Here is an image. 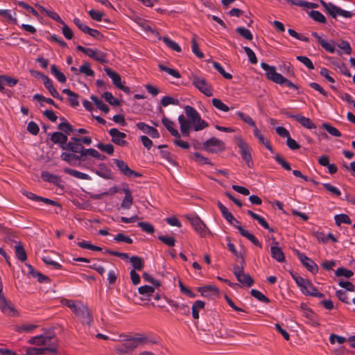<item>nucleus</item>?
I'll list each match as a JSON object with an SVG mask.
<instances>
[{
	"label": "nucleus",
	"instance_id": "obj_25",
	"mask_svg": "<svg viewBox=\"0 0 355 355\" xmlns=\"http://www.w3.org/2000/svg\"><path fill=\"white\" fill-rule=\"evenodd\" d=\"M320 4L324 8L326 12L329 14L332 17L336 18L338 12V6H335L332 3H327L323 0L320 1Z\"/></svg>",
	"mask_w": 355,
	"mask_h": 355
},
{
	"label": "nucleus",
	"instance_id": "obj_51",
	"mask_svg": "<svg viewBox=\"0 0 355 355\" xmlns=\"http://www.w3.org/2000/svg\"><path fill=\"white\" fill-rule=\"evenodd\" d=\"M179 103V100L169 96H165L161 100V104L164 107H166L169 105H178Z\"/></svg>",
	"mask_w": 355,
	"mask_h": 355
},
{
	"label": "nucleus",
	"instance_id": "obj_33",
	"mask_svg": "<svg viewBox=\"0 0 355 355\" xmlns=\"http://www.w3.org/2000/svg\"><path fill=\"white\" fill-rule=\"evenodd\" d=\"M99 167L103 171L96 170L94 172L98 175L99 177L104 178L105 180H110L112 178L111 171L106 167L104 164H100Z\"/></svg>",
	"mask_w": 355,
	"mask_h": 355
},
{
	"label": "nucleus",
	"instance_id": "obj_48",
	"mask_svg": "<svg viewBox=\"0 0 355 355\" xmlns=\"http://www.w3.org/2000/svg\"><path fill=\"white\" fill-rule=\"evenodd\" d=\"M159 69L162 71H165V72L168 73V74H170L171 76H172L173 77H174L175 78H179L181 76L180 73H179L178 71H177L174 69L169 68L162 64H159Z\"/></svg>",
	"mask_w": 355,
	"mask_h": 355
},
{
	"label": "nucleus",
	"instance_id": "obj_36",
	"mask_svg": "<svg viewBox=\"0 0 355 355\" xmlns=\"http://www.w3.org/2000/svg\"><path fill=\"white\" fill-rule=\"evenodd\" d=\"M79 73H84L87 76L94 77L95 72L91 68V65L89 62H85L78 69Z\"/></svg>",
	"mask_w": 355,
	"mask_h": 355
},
{
	"label": "nucleus",
	"instance_id": "obj_9",
	"mask_svg": "<svg viewBox=\"0 0 355 355\" xmlns=\"http://www.w3.org/2000/svg\"><path fill=\"white\" fill-rule=\"evenodd\" d=\"M76 315L80 318L82 319V321L83 323H86L87 324H89L92 322V316L91 313L87 308V306H85L82 302H78V305L76 306V309H74L73 312Z\"/></svg>",
	"mask_w": 355,
	"mask_h": 355
},
{
	"label": "nucleus",
	"instance_id": "obj_53",
	"mask_svg": "<svg viewBox=\"0 0 355 355\" xmlns=\"http://www.w3.org/2000/svg\"><path fill=\"white\" fill-rule=\"evenodd\" d=\"M310 17L315 21L324 24L326 18L318 10H312L309 13Z\"/></svg>",
	"mask_w": 355,
	"mask_h": 355
},
{
	"label": "nucleus",
	"instance_id": "obj_37",
	"mask_svg": "<svg viewBox=\"0 0 355 355\" xmlns=\"http://www.w3.org/2000/svg\"><path fill=\"white\" fill-rule=\"evenodd\" d=\"M160 40H162L163 42L172 50L175 51L177 52H180L182 51L180 45L168 37H163L160 38Z\"/></svg>",
	"mask_w": 355,
	"mask_h": 355
},
{
	"label": "nucleus",
	"instance_id": "obj_12",
	"mask_svg": "<svg viewBox=\"0 0 355 355\" xmlns=\"http://www.w3.org/2000/svg\"><path fill=\"white\" fill-rule=\"evenodd\" d=\"M284 114L289 117L294 119L295 121L299 122L303 127L311 130V129H315L316 125L311 121V120L307 117H305L301 114H294L289 112H285Z\"/></svg>",
	"mask_w": 355,
	"mask_h": 355
},
{
	"label": "nucleus",
	"instance_id": "obj_57",
	"mask_svg": "<svg viewBox=\"0 0 355 355\" xmlns=\"http://www.w3.org/2000/svg\"><path fill=\"white\" fill-rule=\"evenodd\" d=\"M114 240L117 243H126L128 244H131L133 242V240L128 236H126L122 233L117 234L114 237Z\"/></svg>",
	"mask_w": 355,
	"mask_h": 355
},
{
	"label": "nucleus",
	"instance_id": "obj_20",
	"mask_svg": "<svg viewBox=\"0 0 355 355\" xmlns=\"http://www.w3.org/2000/svg\"><path fill=\"white\" fill-rule=\"evenodd\" d=\"M311 35L318 40L321 46L327 51L334 53L336 51L334 43L333 42H327L322 36H320L318 33L313 32Z\"/></svg>",
	"mask_w": 355,
	"mask_h": 355
},
{
	"label": "nucleus",
	"instance_id": "obj_63",
	"mask_svg": "<svg viewBox=\"0 0 355 355\" xmlns=\"http://www.w3.org/2000/svg\"><path fill=\"white\" fill-rule=\"evenodd\" d=\"M158 239L169 247H173L175 244V239L172 236L159 235Z\"/></svg>",
	"mask_w": 355,
	"mask_h": 355
},
{
	"label": "nucleus",
	"instance_id": "obj_29",
	"mask_svg": "<svg viewBox=\"0 0 355 355\" xmlns=\"http://www.w3.org/2000/svg\"><path fill=\"white\" fill-rule=\"evenodd\" d=\"M26 266L28 268V274H30L32 277L37 278L39 282L45 283L48 282L49 277L47 276L44 275L40 272L35 270L32 266L30 264H26Z\"/></svg>",
	"mask_w": 355,
	"mask_h": 355
},
{
	"label": "nucleus",
	"instance_id": "obj_56",
	"mask_svg": "<svg viewBox=\"0 0 355 355\" xmlns=\"http://www.w3.org/2000/svg\"><path fill=\"white\" fill-rule=\"evenodd\" d=\"M96 147L100 149L101 150L105 152L109 155H112L114 153V146L112 144H104L102 143H98L96 145Z\"/></svg>",
	"mask_w": 355,
	"mask_h": 355
},
{
	"label": "nucleus",
	"instance_id": "obj_46",
	"mask_svg": "<svg viewBox=\"0 0 355 355\" xmlns=\"http://www.w3.org/2000/svg\"><path fill=\"white\" fill-rule=\"evenodd\" d=\"M193 159L200 165L211 164V162L207 157L202 156L199 153H194L193 154Z\"/></svg>",
	"mask_w": 355,
	"mask_h": 355
},
{
	"label": "nucleus",
	"instance_id": "obj_3",
	"mask_svg": "<svg viewBox=\"0 0 355 355\" xmlns=\"http://www.w3.org/2000/svg\"><path fill=\"white\" fill-rule=\"evenodd\" d=\"M51 140L53 144L59 145L60 148L65 150L64 152L72 153V150L75 148L72 144L71 137L68 141V137L61 131L53 132Z\"/></svg>",
	"mask_w": 355,
	"mask_h": 355
},
{
	"label": "nucleus",
	"instance_id": "obj_49",
	"mask_svg": "<svg viewBox=\"0 0 355 355\" xmlns=\"http://www.w3.org/2000/svg\"><path fill=\"white\" fill-rule=\"evenodd\" d=\"M250 294L254 297H255L256 299H257L259 301H260L261 302H265V303H269L270 302V300L266 296H265L261 292H260L258 290L252 289L250 291Z\"/></svg>",
	"mask_w": 355,
	"mask_h": 355
},
{
	"label": "nucleus",
	"instance_id": "obj_15",
	"mask_svg": "<svg viewBox=\"0 0 355 355\" xmlns=\"http://www.w3.org/2000/svg\"><path fill=\"white\" fill-rule=\"evenodd\" d=\"M0 310L7 316L15 317L18 315L17 310L12 306L10 301L6 298L0 300Z\"/></svg>",
	"mask_w": 355,
	"mask_h": 355
},
{
	"label": "nucleus",
	"instance_id": "obj_58",
	"mask_svg": "<svg viewBox=\"0 0 355 355\" xmlns=\"http://www.w3.org/2000/svg\"><path fill=\"white\" fill-rule=\"evenodd\" d=\"M154 291H155L154 287L148 286V285L142 286L138 288V292L139 294L143 295H146L148 297L151 295V294L153 293H154Z\"/></svg>",
	"mask_w": 355,
	"mask_h": 355
},
{
	"label": "nucleus",
	"instance_id": "obj_8",
	"mask_svg": "<svg viewBox=\"0 0 355 355\" xmlns=\"http://www.w3.org/2000/svg\"><path fill=\"white\" fill-rule=\"evenodd\" d=\"M237 145L239 148L240 153L243 159L245 161L249 168H252L253 166V162L252 160L250 147L245 141L242 139L239 140Z\"/></svg>",
	"mask_w": 355,
	"mask_h": 355
},
{
	"label": "nucleus",
	"instance_id": "obj_42",
	"mask_svg": "<svg viewBox=\"0 0 355 355\" xmlns=\"http://www.w3.org/2000/svg\"><path fill=\"white\" fill-rule=\"evenodd\" d=\"M51 73L58 79V80L62 83H65L67 80L66 76L63 73L60 71L55 64L51 67Z\"/></svg>",
	"mask_w": 355,
	"mask_h": 355
},
{
	"label": "nucleus",
	"instance_id": "obj_38",
	"mask_svg": "<svg viewBox=\"0 0 355 355\" xmlns=\"http://www.w3.org/2000/svg\"><path fill=\"white\" fill-rule=\"evenodd\" d=\"M334 220L336 225L337 226H340L342 223L344 224H351L352 220L350 218L345 214H336L334 216Z\"/></svg>",
	"mask_w": 355,
	"mask_h": 355
},
{
	"label": "nucleus",
	"instance_id": "obj_44",
	"mask_svg": "<svg viewBox=\"0 0 355 355\" xmlns=\"http://www.w3.org/2000/svg\"><path fill=\"white\" fill-rule=\"evenodd\" d=\"M322 127L324 129L332 136L339 137H341V132L335 127L331 125L329 123H322Z\"/></svg>",
	"mask_w": 355,
	"mask_h": 355
},
{
	"label": "nucleus",
	"instance_id": "obj_61",
	"mask_svg": "<svg viewBox=\"0 0 355 355\" xmlns=\"http://www.w3.org/2000/svg\"><path fill=\"white\" fill-rule=\"evenodd\" d=\"M335 275L337 277L343 276L345 277L346 278H350L354 275V273L352 270H347L345 268H338L336 270Z\"/></svg>",
	"mask_w": 355,
	"mask_h": 355
},
{
	"label": "nucleus",
	"instance_id": "obj_22",
	"mask_svg": "<svg viewBox=\"0 0 355 355\" xmlns=\"http://www.w3.org/2000/svg\"><path fill=\"white\" fill-rule=\"evenodd\" d=\"M46 352L51 353H55V347H28L26 350V355H43Z\"/></svg>",
	"mask_w": 355,
	"mask_h": 355
},
{
	"label": "nucleus",
	"instance_id": "obj_59",
	"mask_svg": "<svg viewBox=\"0 0 355 355\" xmlns=\"http://www.w3.org/2000/svg\"><path fill=\"white\" fill-rule=\"evenodd\" d=\"M191 49L192 52L199 58L204 57L203 53L200 50L198 44L194 37L191 40Z\"/></svg>",
	"mask_w": 355,
	"mask_h": 355
},
{
	"label": "nucleus",
	"instance_id": "obj_27",
	"mask_svg": "<svg viewBox=\"0 0 355 355\" xmlns=\"http://www.w3.org/2000/svg\"><path fill=\"white\" fill-rule=\"evenodd\" d=\"M64 172L67 174L71 175L73 177H75V178L80 179V180H92V178L88 174L80 172L75 169H71L69 168H64Z\"/></svg>",
	"mask_w": 355,
	"mask_h": 355
},
{
	"label": "nucleus",
	"instance_id": "obj_41",
	"mask_svg": "<svg viewBox=\"0 0 355 355\" xmlns=\"http://www.w3.org/2000/svg\"><path fill=\"white\" fill-rule=\"evenodd\" d=\"M15 252L16 257L21 261H24L27 259L26 252L24 248L21 245H17L15 246Z\"/></svg>",
	"mask_w": 355,
	"mask_h": 355
},
{
	"label": "nucleus",
	"instance_id": "obj_13",
	"mask_svg": "<svg viewBox=\"0 0 355 355\" xmlns=\"http://www.w3.org/2000/svg\"><path fill=\"white\" fill-rule=\"evenodd\" d=\"M113 161L118 167V168L120 170V171L122 172L127 177L139 178L141 176V175L139 173H137L130 168L128 164L123 160L114 159Z\"/></svg>",
	"mask_w": 355,
	"mask_h": 355
},
{
	"label": "nucleus",
	"instance_id": "obj_64",
	"mask_svg": "<svg viewBox=\"0 0 355 355\" xmlns=\"http://www.w3.org/2000/svg\"><path fill=\"white\" fill-rule=\"evenodd\" d=\"M296 59L300 62H302L303 64H304L308 69H314V65L312 61L309 58L303 55H298L297 56Z\"/></svg>",
	"mask_w": 355,
	"mask_h": 355
},
{
	"label": "nucleus",
	"instance_id": "obj_23",
	"mask_svg": "<svg viewBox=\"0 0 355 355\" xmlns=\"http://www.w3.org/2000/svg\"><path fill=\"white\" fill-rule=\"evenodd\" d=\"M162 122L163 125L165 126V128L167 129L170 133L175 137V138H180L181 135L179 133L178 130L173 128L174 123L169 120L166 116H164L162 119Z\"/></svg>",
	"mask_w": 355,
	"mask_h": 355
},
{
	"label": "nucleus",
	"instance_id": "obj_39",
	"mask_svg": "<svg viewBox=\"0 0 355 355\" xmlns=\"http://www.w3.org/2000/svg\"><path fill=\"white\" fill-rule=\"evenodd\" d=\"M130 261L132 264L133 270H141L144 268V263L143 259L138 256H132L130 259Z\"/></svg>",
	"mask_w": 355,
	"mask_h": 355
},
{
	"label": "nucleus",
	"instance_id": "obj_19",
	"mask_svg": "<svg viewBox=\"0 0 355 355\" xmlns=\"http://www.w3.org/2000/svg\"><path fill=\"white\" fill-rule=\"evenodd\" d=\"M279 243L276 241H272V245L270 248V253L272 259L277 262L282 263L285 261V256L282 250L278 247Z\"/></svg>",
	"mask_w": 355,
	"mask_h": 355
},
{
	"label": "nucleus",
	"instance_id": "obj_43",
	"mask_svg": "<svg viewBox=\"0 0 355 355\" xmlns=\"http://www.w3.org/2000/svg\"><path fill=\"white\" fill-rule=\"evenodd\" d=\"M236 32L248 40H252L253 39V35L250 30L243 26L237 27L236 28Z\"/></svg>",
	"mask_w": 355,
	"mask_h": 355
},
{
	"label": "nucleus",
	"instance_id": "obj_6",
	"mask_svg": "<svg viewBox=\"0 0 355 355\" xmlns=\"http://www.w3.org/2000/svg\"><path fill=\"white\" fill-rule=\"evenodd\" d=\"M153 342L148 338L139 336L137 337H132L125 340L124 345L128 350H132L139 346L153 343Z\"/></svg>",
	"mask_w": 355,
	"mask_h": 355
},
{
	"label": "nucleus",
	"instance_id": "obj_10",
	"mask_svg": "<svg viewBox=\"0 0 355 355\" xmlns=\"http://www.w3.org/2000/svg\"><path fill=\"white\" fill-rule=\"evenodd\" d=\"M105 71L106 74L112 79L113 84L117 88L120 89L121 90L123 91L125 93L130 92V88L128 87L123 85L121 83V78L118 73L108 67L105 68Z\"/></svg>",
	"mask_w": 355,
	"mask_h": 355
},
{
	"label": "nucleus",
	"instance_id": "obj_54",
	"mask_svg": "<svg viewBox=\"0 0 355 355\" xmlns=\"http://www.w3.org/2000/svg\"><path fill=\"white\" fill-rule=\"evenodd\" d=\"M16 3H17V5L18 6L25 9L28 12L32 13L35 17H36L37 18L40 17L39 13L37 12V11L36 10H35V8H33L32 6H29L28 4H27L26 2L17 1Z\"/></svg>",
	"mask_w": 355,
	"mask_h": 355
},
{
	"label": "nucleus",
	"instance_id": "obj_21",
	"mask_svg": "<svg viewBox=\"0 0 355 355\" xmlns=\"http://www.w3.org/2000/svg\"><path fill=\"white\" fill-rule=\"evenodd\" d=\"M43 84L49 94L54 98L62 100L63 98L60 95L55 88L53 87V81L47 76H41Z\"/></svg>",
	"mask_w": 355,
	"mask_h": 355
},
{
	"label": "nucleus",
	"instance_id": "obj_30",
	"mask_svg": "<svg viewBox=\"0 0 355 355\" xmlns=\"http://www.w3.org/2000/svg\"><path fill=\"white\" fill-rule=\"evenodd\" d=\"M290 274L297 285L298 287L300 288L301 291L304 288V287L307 285V284L310 282V280L307 279H304L300 276H299L296 272H290Z\"/></svg>",
	"mask_w": 355,
	"mask_h": 355
},
{
	"label": "nucleus",
	"instance_id": "obj_34",
	"mask_svg": "<svg viewBox=\"0 0 355 355\" xmlns=\"http://www.w3.org/2000/svg\"><path fill=\"white\" fill-rule=\"evenodd\" d=\"M58 128L67 136L76 131V129L73 128L68 121L60 123L58 125Z\"/></svg>",
	"mask_w": 355,
	"mask_h": 355
},
{
	"label": "nucleus",
	"instance_id": "obj_35",
	"mask_svg": "<svg viewBox=\"0 0 355 355\" xmlns=\"http://www.w3.org/2000/svg\"><path fill=\"white\" fill-rule=\"evenodd\" d=\"M205 305V302L201 300H197L193 303L191 309H192V316L194 319L199 318V311L200 309H204Z\"/></svg>",
	"mask_w": 355,
	"mask_h": 355
},
{
	"label": "nucleus",
	"instance_id": "obj_1",
	"mask_svg": "<svg viewBox=\"0 0 355 355\" xmlns=\"http://www.w3.org/2000/svg\"><path fill=\"white\" fill-rule=\"evenodd\" d=\"M184 112L186 116L180 114L178 116L180 131L183 136L189 137L191 130L198 132L208 126V123L201 119L200 114L193 107L186 105Z\"/></svg>",
	"mask_w": 355,
	"mask_h": 355
},
{
	"label": "nucleus",
	"instance_id": "obj_5",
	"mask_svg": "<svg viewBox=\"0 0 355 355\" xmlns=\"http://www.w3.org/2000/svg\"><path fill=\"white\" fill-rule=\"evenodd\" d=\"M193 85L207 96H212L213 92L211 85L202 77L194 75L192 77Z\"/></svg>",
	"mask_w": 355,
	"mask_h": 355
},
{
	"label": "nucleus",
	"instance_id": "obj_18",
	"mask_svg": "<svg viewBox=\"0 0 355 355\" xmlns=\"http://www.w3.org/2000/svg\"><path fill=\"white\" fill-rule=\"evenodd\" d=\"M298 258L302 264L313 274L318 272V267L316 263L303 253L298 252Z\"/></svg>",
	"mask_w": 355,
	"mask_h": 355
},
{
	"label": "nucleus",
	"instance_id": "obj_4",
	"mask_svg": "<svg viewBox=\"0 0 355 355\" xmlns=\"http://www.w3.org/2000/svg\"><path fill=\"white\" fill-rule=\"evenodd\" d=\"M76 49L97 62L103 64L107 62V54L98 49L85 48L80 45L77 46Z\"/></svg>",
	"mask_w": 355,
	"mask_h": 355
},
{
	"label": "nucleus",
	"instance_id": "obj_62",
	"mask_svg": "<svg viewBox=\"0 0 355 355\" xmlns=\"http://www.w3.org/2000/svg\"><path fill=\"white\" fill-rule=\"evenodd\" d=\"M236 114L244 121L246 123H248L249 125H250L251 127H253L254 128V127H257L256 125H255V123L254 121L252 120V119L249 116V115H247L245 114H244L243 112H236Z\"/></svg>",
	"mask_w": 355,
	"mask_h": 355
},
{
	"label": "nucleus",
	"instance_id": "obj_2",
	"mask_svg": "<svg viewBox=\"0 0 355 355\" xmlns=\"http://www.w3.org/2000/svg\"><path fill=\"white\" fill-rule=\"evenodd\" d=\"M71 140L72 144L74 145L76 148L72 150V153L62 152L60 155V159L71 166H78L81 162H85L87 159V153L85 150L88 148H85L83 144L89 146L92 142V139L89 137H72Z\"/></svg>",
	"mask_w": 355,
	"mask_h": 355
},
{
	"label": "nucleus",
	"instance_id": "obj_14",
	"mask_svg": "<svg viewBox=\"0 0 355 355\" xmlns=\"http://www.w3.org/2000/svg\"><path fill=\"white\" fill-rule=\"evenodd\" d=\"M223 143L219 139L212 137L207 140L203 144L204 150L210 153H216L223 148Z\"/></svg>",
	"mask_w": 355,
	"mask_h": 355
},
{
	"label": "nucleus",
	"instance_id": "obj_17",
	"mask_svg": "<svg viewBox=\"0 0 355 355\" xmlns=\"http://www.w3.org/2000/svg\"><path fill=\"white\" fill-rule=\"evenodd\" d=\"M191 225L195 230L202 236H206L209 233V230L206 225L199 217H195L191 219Z\"/></svg>",
	"mask_w": 355,
	"mask_h": 355
},
{
	"label": "nucleus",
	"instance_id": "obj_32",
	"mask_svg": "<svg viewBox=\"0 0 355 355\" xmlns=\"http://www.w3.org/2000/svg\"><path fill=\"white\" fill-rule=\"evenodd\" d=\"M36 6L44 13H45L48 17H51L52 19L56 21L60 24H64V21L60 18V17L55 12L52 10H47L44 7L40 5H36Z\"/></svg>",
	"mask_w": 355,
	"mask_h": 355
},
{
	"label": "nucleus",
	"instance_id": "obj_50",
	"mask_svg": "<svg viewBox=\"0 0 355 355\" xmlns=\"http://www.w3.org/2000/svg\"><path fill=\"white\" fill-rule=\"evenodd\" d=\"M211 103H212L213 106H214L216 109H218L220 111L227 112L230 110L229 107L227 105H226L225 104H224L221 101V100H220L218 98H213L211 100Z\"/></svg>",
	"mask_w": 355,
	"mask_h": 355
},
{
	"label": "nucleus",
	"instance_id": "obj_47",
	"mask_svg": "<svg viewBox=\"0 0 355 355\" xmlns=\"http://www.w3.org/2000/svg\"><path fill=\"white\" fill-rule=\"evenodd\" d=\"M0 16L5 17L8 21L12 22L14 24L17 25V19L14 17L10 10H2L0 9Z\"/></svg>",
	"mask_w": 355,
	"mask_h": 355
},
{
	"label": "nucleus",
	"instance_id": "obj_45",
	"mask_svg": "<svg viewBox=\"0 0 355 355\" xmlns=\"http://www.w3.org/2000/svg\"><path fill=\"white\" fill-rule=\"evenodd\" d=\"M102 97L112 105L119 106L120 105L119 101L116 99L111 92H104Z\"/></svg>",
	"mask_w": 355,
	"mask_h": 355
},
{
	"label": "nucleus",
	"instance_id": "obj_26",
	"mask_svg": "<svg viewBox=\"0 0 355 355\" xmlns=\"http://www.w3.org/2000/svg\"><path fill=\"white\" fill-rule=\"evenodd\" d=\"M36 337L37 338L36 340L37 345H47V347H55L52 343L53 336L45 334L37 336Z\"/></svg>",
	"mask_w": 355,
	"mask_h": 355
},
{
	"label": "nucleus",
	"instance_id": "obj_60",
	"mask_svg": "<svg viewBox=\"0 0 355 355\" xmlns=\"http://www.w3.org/2000/svg\"><path fill=\"white\" fill-rule=\"evenodd\" d=\"M85 152L87 153V156H91L99 160H105L106 159L105 155L100 154L94 148H88L87 150H85Z\"/></svg>",
	"mask_w": 355,
	"mask_h": 355
},
{
	"label": "nucleus",
	"instance_id": "obj_11",
	"mask_svg": "<svg viewBox=\"0 0 355 355\" xmlns=\"http://www.w3.org/2000/svg\"><path fill=\"white\" fill-rule=\"evenodd\" d=\"M260 66L261 68L265 71L266 76L269 80L277 84H278L279 80H282V75L276 71L275 67L270 66L266 62H261Z\"/></svg>",
	"mask_w": 355,
	"mask_h": 355
},
{
	"label": "nucleus",
	"instance_id": "obj_28",
	"mask_svg": "<svg viewBox=\"0 0 355 355\" xmlns=\"http://www.w3.org/2000/svg\"><path fill=\"white\" fill-rule=\"evenodd\" d=\"M124 192L125 197L121 204V208L123 209H130L133 202V198L128 189H125Z\"/></svg>",
	"mask_w": 355,
	"mask_h": 355
},
{
	"label": "nucleus",
	"instance_id": "obj_7",
	"mask_svg": "<svg viewBox=\"0 0 355 355\" xmlns=\"http://www.w3.org/2000/svg\"><path fill=\"white\" fill-rule=\"evenodd\" d=\"M233 273L236 276V279L241 284L248 287L253 285V279L250 277V275L244 272L243 266H234Z\"/></svg>",
	"mask_w": 355,
	"mask_h": 355
},
{
	"label": "nucleus",
	"instance_id": "obj_40",
	"mask_svg": "<svg viewBox=\"0 0 355 355\" xmlns=\"http://www.w3.org/2000/svg\"><path fill=\"white\" fill-rule=\"evenodd\" d=\"M198 291L201 293L202 296L207 297L210 293H213L215 295L218 293V289L212 286H205L203 287H199L198 288Z\"/></svg>",
	"mask_w": 355,
	"mask_h": 355
},
{
	"label": "nucleus",
	"instance_id": "obj_24",
	"mask_svg": "<svg viewBox=\"0 0 355 355\" xmlns=\"http://www.w3.org/2000/svg\"><path fill=\"white\" fill-rule=\"evenodd\" d=\"M42 178L44 181L59 186L61 184V179L59 176L50 173L48 171L42 173Z\"/></svg>",
	"mask_w": 355,
	"mask_h": 355
},
{
	"label": "nucleus",
	"instance_id": "obj_55",
	"mask_svg": "<svg viewBox=\"0 0 355 355\" xmlns=\"http://www.w3.org/2000/svg\"><path fill=\"white\" fill-rule=\"evenodd\" d=\"M137 226L139 227L144 232L148 234H153L155 232V228L150 223L139 222Z\"/></svg>",
	"mask_w": 355,
	"mask_h": 355
},
{
	"label": "nucleus",
	"instance_id": "obj_16",
	"mask_svg": "<svg viewBox=\"0 0 355 355\" xmlns=\"http://www.w3.org/2000/svg\"><path fill=\"white\" fill-rule=\"evenodd\" d=\"M109 134L112 137V141L116 145L123 146L126 144L125 138L126 134L120 132L117 128H112L109 130Z\"/></svg>",
	"mask_w": 355,
	"mask_h": 355
},
{
	"label": "nucleus",
	"instance_id": "obj_31",
	"mask_svg": "<svg viewBox=\"0 0 355 355\" xmlns=\"http://www.w3.org/2000/svg\"><path fill=\"white\" fill-rule=\"evenodd\" d=\"M253 132L254 137L258 139L259 141L261 144H263L266 146V148L270 151H273L272 148L270 144V142L264 138L263 135L261 133L257 127H254Z\"/></svg>",
	"mask_w": 355,
	"mask_h": 355
},
{
	"label": "nucleus",
	"instance_id": "obj_52",
	"mask_svg": "<svg viewBox=\"0 0 355 355\" xmlns=\"http://www.w3.org/2000/svg\"><path fill=\"white\" fill-rule=\"evenodd\" d=\"M213 67L225 78L228 79V80L232 78V76L230 73L226 72L220 63H218L217 62H214Z\"/></svg>",
	"mask_w": 355,
	"mask_h": 355
}]
</instances>
